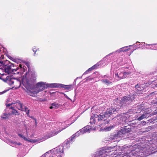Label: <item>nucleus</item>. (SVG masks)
Here are the masks:
<instances>
[{
    "label": "nucleus",
    "mask_w": 157,
    "mask_h": 157,
    "mask_svg": "<svg viewBox=\"0 0 157 157\" xmlns=\"http://www.w3.org/2000/svg\"><path fill=\"white\" fill-rule=\"evenodd\" d=\"M17 67L19 68V70H18V71H19V73H15V74L14 75H17V76H19L21 75V72H20V71L22 70V69H23V71H25V69L26 68V67L24 65L23 66L21 64H20L19 67Z\"/></svg>",
    "instance_id": "ddd939ff"
},
{
    "label": "nucleus",
    "mask_w": 157,
    "mask_h": 157,
    "mask_svg": "<svg viewBox=\"0 0 157 157\" xmlns=\"http://www.w3.org/2000/svg\"><path fill=\"white\" fill-rule=\"evenodd\" d=\"M33 52H34V56L35 55L36 53V52L37 51V50L36 49V48L35 47H33Z\"/></svg>",
    "instance_id": "7c9ffc66"
},
{
    "label": "nucleus",
    "mask_w": 157,
    "mask_h": 157,
    "mask_svg": "<svg viewBox=\"0 0 157 157\" xmlns=\"http://www.w3.org/2000/svg\"><path fill=\"white\" fill-rule=\"evenodd\" d=\"M57 150V148L56 149H53L51 151H49L46 153L43 154L42 156H41L40 157H49L50 156V155L48 154V153L51 152H53L55 151H56Z\"/></svg>",
    "instance_id": "f3484780"
},
{
    "label": "nucleus",
    "mask_w": 157,
    "mask_h": 157,
    "mask_svg": "<svg viewBox=\"0 0 157 157\" xmlns=\"http://www.w3.org/2000/svg\"><path fill=\"white\" fill-rule=\"evenodd\" d=\"M27 73L26 76V82L28 86H32L36 80V74L35 72H32L30 73ZM36 87L29 88L27 92L28 94L31 96H34L39 92L43 91L47 88V83L44 82H38L36 84Z\"/></svg>",
    "instance_id": "f257e3e1"
},
{
    "label": "nucleus",
    "mask_w": 157,
    "mask_h": 157,
    "mask_svg": "<svg viewBox=\"0 0 157 157\" xmlns=\"http://www.w3.org/2000/svg\"><path fill=\"white\" fill-rule=\"evenodd\" d=\"M98 66L99 65H98V64L94 65L91 67L89 68L85 72V73L83 74V75L87 74L89 71H90L93 70L95 68H97Z\"/></svg>",
    "instance_id": "dca6fc26"
},
{
    "label": "nucleus",
    "mask_w": 157,
    "mask_h": 157,
    "mask_svg": "<svg viewBox=\"0 0 157 157\" xmlns=\"http://www.w3.org/2000/svg\"><path fill=\"white\" fill-rule=\"evenodd\" d=\"M117 134V133L116 134H114L113 135L111 136V137H110L111 139L113 140H115L116 141H118L119 140L117 139H118L119 138H120L119 136H118Z\"/></svg>",
    "instance_id": "a211bd4d"
},
{
    "label": "nucleus",
    "mask_w": 157,
    "mask_h": 157,
    "mask_svg": "<svg viewBox=\"0 0 157 157\" xmlns=\"http://www.w3.org/2000/svg\"><path fill=\"white\" fill-rule=\"evenodd\" d=\"M27 66H28V67H29V66H28V64H27Z\"/></svg>",
    "instance_id": "c03bdc74"
},
{
    "label": "nucleus",
    "mask_w": 157,
    "mask_h": 157,
    "mask_svg": "<svg viewBox=\"0 0 157 157\" xmlns=\"http://www.w3.org/2000/svg\"><path fill=\"white\" fill-rule=\"evenodd\" d=\"M11 105L12 106L15 108H16L19 110L22 111H25L26 114L28 115L29 114V109L25 106H23L19 101H17L15 102H12L11 104H8L6 105L7 107H8Z\"/></svg>",
    "instance_id": "0eeeda50"
},
{
    "label": "nucleus",
    "mask_w": 157,
    "mask_h": 157,
    "mask_svg": "<svg viewBox=\"0 0 157 157\" xmlns=\"http://www.w3.org/2000/svg\"><path fill=\"white\" fill-rule=\"evenodd\" d=\"M115 147H108L107 150H101L99 151L96 152L94 154V157H109L107 156L110 155V153L111 151H114L113 149Z\"/></svg>",
    "instance_id": "423d86ee"
},
{
    "label": "nucleus",
    "mask_w": 157,
    "mask_h": 157,
    "mask_svg": "<svg viewBox=\"0 0 157 157\" xmlns=\"http://www.w3.org/2000/svg\"><path fill=\"white\" fill-rule=\"evenodd\" d=\"M0 66H2L4 68V70L6 73L8 74H10L15 75V73H19V67H16V68H13V64L10 63L8 60L0 61Z\"/></svg>",
    "instance_id": "f03ea898"
},
{
    "label": "nucleus",
    "mask_w": 157,
    "mask_h": 157,
    "mask_svg": "<svg viewBox=\"0 0 157 157\" xmlns=\"http://www.w3.org/2000/svg\"><path fill=\"white\" fill-rule=\"evenodd\" d=\"M71 87H72L71 86L65 85H63L62 84V85L61 86V87L64 88L65 89H66V90H71Z\"/></svg>",
    "instance_id": "5701e85b"
},
{
    "label": "nucleus",
    "mask_w": 157,
    "mask_h": 157,
    "mask_svg": "<svg viewBox=\"0 0 157 157\" xmlns=\"http://www.w3.org/2000/svg\"><path fill=\"white\" fill-rule=\"evenodd\" d=\"M128 74L129 73L128 72L120 71H118L117 72H115V77L118 78L117 79L118 80L125 78Z\"/></svg>",
    "instance_id": "1a4fd4ad"
},
{
    "label": "nucleus",
    "mask_w": 157,
    "mask_h": 157,
    "mask_svg": "<svg viewBox=\"0 0 157 157\" xmlns=\"http://www.w3.org/2000/svg\"><path fill=\"white\" fill-rule=\"evenodd\" d=\"M154 45H157V43L155 44H146V45L151 46V47L150 48H147V49H155V48L153 46Z\"/></svg>",
    "instance_id": "cd10ccee"
},
{
    "label": "nucleus",
    "mask_w": 157,
    "mask_h": 157,
    "mask_svg": "<svg viewBox=\"0 0 157 157\" xmlns=\"http://www.w3.org/2000/svg\"><path fill=\"white\" fill-rule=\"evenodd\" d=\"M7 91V90H4V91H3V92H0V94H3L6 93V92Z\"/></svg>",
    "instance_id": "f704fd0d"
},
{
    "label": "nucleus",
    "mask_w": 157,
    "mask_h": 157,
    "mask_svg": "<svg viewBox=\"0 0 157 157\" xmlns=\"http://www.w3.org/2000/svg\"><path fill=\"white\" fill-rule=\"evenodd\" d=\"M13 61L17 63H21L22 62V60L20 59H13Z\"/></svg>",
    "instance_id": "c85d7f7f"
},
{
    "label": "nucleus",
    "mask_w": 157,
    "mask_h": 157,
    "mask_svg": "<svg viewBox=\"0 0 157 157\" xmlns=\"http://www.w3.org/2000/svg\"><path fill=\"white\" fill-rule=\"evenodd\" d=\"M126 128L127 127H125V128H123L117 133L118 134L117 135L120 137H123L124 135L126 133L129 132L131 131V129L129 128Z\"/></svg>",
    "instance_id": "9b49d317"
},
{
    "label": "nucleus",
    "mask_w": 157,
    "mask_h": 157,
    "mask_svg": "<svg viewBox=\"0 0 157 157\" xmlns=\"http://www.w3.org/2000/svg\"><path fill=\"white\" fill-rule=\"evenodd\" d=\"M104 78H108V77H107V76H104Z\"/></svg>",
    "instance_id": "58836bf2"
},
{
    "label": "nucleus",
    "mask_w": 157,
    "mask_h": 157,
    "mask_svg": "<svg viewBox=\"0 0 157 157\" xmlns=\"http://www.w3.org/2000/svg\"><path fill=\"white\" fill-rule=\"evenodd\" d=\"M138 112L137 111H135L134 112L135 113H138Z\"/></svg>",
    "instance_id": "4c0bfd02"
},
{
    "label": "nucleus",
    "mask_w": 157,
    "mask_h": 157,
    "mask_svg": "<svg viewBox=\"0 0 157 157\" xmlns=\"http://www.w3.org/2000/svg\"><path fill=\"white\" fill-rule=\"evenodd\" d=\"M3 71V70L2 69L0 68V74H2L1 73V72L2 71Z\"/></svg>",
    "instance_id": "c9c22d12"
},
{
    "label": "nucleus",
    "mask_w": 157,
    "mask_h": 157,
    "mask_svg": "<svg viewBox=\"0 0 157 157\" xmlns=\"http://www.w3.org/2000/svg\"><path fill=\"white\" fill-rule=\"evenodd\" d=\"M97 119V118H96L94 117H94H93L91 116L90 118V123L92 124H94L95 121Z\"/></svg>",
    "instance_id": "393cba45"
},
{
    "label": "nucleus",
    "mask_w": 157,
    "mask_h": 157,
    "mask_svg": "<svg viewBox=\"0 0 157 157\" xmlns=\"http://www.w3.org/2000/svg\"><path fill=\"white\" fill-rule=\"evenodd\" d=\"M22 78L21 77L14 78L13 76H8L6 78V82L13 88L17 89L19 88L21 84Z\"/></svg>",
    "instance_id": "20e7f679"
},
{
    "label": "nucleus",
    "mask_w": 157,
    "mask_h": 157,
    "mask_svg": "<svg viewBox=\"0 0 157 157\" xmlns=\"http://www.w3.org/2000/svg\"><path fill=\"white\" fill-rule=\"evenodd\" d=\"M144 44H145V42H144Z\"/></svg>",
    "instance_id": "09e8293b"
},
{
    "label": "nucleus",
    "mask_w": 157,
    "mask_h": 157,
    "mask_svg": "<svg viewBox=\"0 0 157 157\" xmlns=\"http://www.w3.org/2000/svg\"><path fill=\"white\" fill-rule=\"evenodd\" d=\"M88 79V78H87L86 80H87V79Z\"/></svg>",
    "instance_id": "49530a36"
},
{
    "label": "nucleus",
    "mask_w": 157,
    "mask_h": 157,
    "mask_svg": "<svg viewBox=\"0 0 157 157\" xmlns=\"http://www.w3.org/2000/svg\"><path fill=\"white\" fill-rule=\"evenodd\" d=\"M52 106H50L49 108L51 109H52L53 108L56 109L57 108L59 107V105L57 103H54L52 104Z\"/></svg>",
    "instance_id": "412c9836"
},
{
    "label": "nucleus",
    "mask_w": 157,
    "mask_h": 157,
    "mask_svg": "<svg viewBox=\"0 0 157 157\" xmlns=\"http://www.w3.org/2000/svg\"><path fill=\"white\" fill-rule=\"evenodd\" d=\"M92 128L91 126L89 125L87 126L82 129H80L79 131H78L75 133V135L77 134L82 135L86 132L89 133L90 131L92 130Z\"/></svg>",
    "instance_id": "9d476101"
},
{
    "label": "nucleus",
    "mask_w": 157,
    "mask_h": 157,
    "mask_svg": "<svg viewBox=\"0 0 157 157\" xmlns=\"http://www.w3.org/2000/svg\"><path fill=\"white\" fill-rule=\"evenodd\" d=\"M10 116L9 114H7L6 113H4L1 116V117L3 119H8L9 116Z\"/></svg>",
    "instance_id": "a878e982"
},
{
    "label": "nucleus",
    "mask_w": 157,
    "mask_h": 157,
    "mask_svg": "<svg viewBox=\"0 0 157 157\" xmlns=\"http://www.w3.org/2000/svg\"><path fill=\"white\" fill-rule=\"evenodd\" d=\"M127 47H126L124 49H123V50L122 52H126L127 51H128L130 50V48H127V49H125Z\"/></svg>",
    "instance_id": "473e14b6"
},
{
    "label": "nucleus",
    "mask_w": 157,
    "mask_h": 157,
    "mask_svg": "<svg viewBox=\"0 0 157 157\" xmlns=\"http://www.w3.org/2000/svg\"><path fill=\"white\" fill-rule=\"evenodd\" d=\"M69 125V124H66V122L58 123L57 128L53 131H51L48 132L46 135V139L50 138L56 135L63 130L68 127Z\"/></svg>",
    "instance_id": "39448f33"
},
{
    "label": "nucleus",
    "mask_w": 157,
    "mask_h": 157,
    "mask_svg": "<svg viewBox=\"0 0 157 157\" xmlns=\"http://www.w3.org/2000/svg\"><path fill=\"white\" fill-rule=\"evenodd\" d=\"M64 96L66 98H67V99H69V100H71V99H70V98H68V96L65 94L63 93Z\"/></svg>",
    "instance_id": "72a5a7b5"
},
{
    "label": "nucleus",
    "mask_w": 157,
    "mask_h": 157,
    "mask_svg": "<svg viewBox=\"0 0 157 157\" xmlns=\"http://www.w3.org/2000/svg\"><path fill=\"white\" fill-rule=\"evenodd\" d=\"M128 47V46H126V47H123L121 48H120V49L117 50L114 52L116 53H120L121 52H122L123 51V49H124L126 47Z\"/></svg>",
    "instance_id": "bb28decb"
},
{
    "label": "nucleus",
    "mask_w": 157,
    "mask_h": 157,
    "mask_svg": "<svg viewBox=\"0 0 157 157\" xmlns=\"http://www.w3.org/2000/svg\"><path fill=\"white\" fill-rule=\"evenodd\" d=\"M80 133L78 134H77V135H75V133L70 138L69 140H68L69 141H70V142H71L72 141H73L74 139V138L75 136H78L79 135H80V134H79Z\"/></svg>",
    "instance_id": "b1692460"
},
{
    "label": "nucleus",
    "mask_w": 157,
    "mask_h": 157,
    "mask_svg": "<svg viewBox=\"0 0 157 157\" xmlns=\"http://www.w3.org/2000/svg\"><path fill=\"white\" fill-rule=\"evenodd\" d=\"M135 94H134L132 96L128 95V96L124 97L121 99V103L122 105H124L125 106L127 105L135 98Z\"/></svg>",
    "instance_id": "6e6552de"
},
{
    "label": "nucleus",
    "mask_w": 157,
    "mask_h": 157,
    "mask_svg": "<svg viewBox=\"0 0 157 157\" xmlns=\"http://www.w3.org/2000/svg\"><path fill=\"white\" fill-rule=\"evenodd\" d=\"M150 113H147L145 112L144 113L141 115L140 117H139L137 119V120L138 121H140L144 118H146L149 117V114Z\"/></svg>",
    "instance_id": "2eb2a0df"
},
{
    "label": "nucleus",
    "mask_w": 157,
    "mask_h": 157,
    "mask_svg": "<svg viewBox=\"0 0 157 157\" xmlns=\"http://www.w3.org/2000/svg\"><path fill=\"white\" fill-rule=\"evenodd\" d=\"M109 79L110 80H112V79L111 78H109Z\"/></svg>",
    "instance_id": "a19ab883"
},
{
    "label": "nucleus",
    "mask_w": 157,
    "mask_h": 157,
    "mask_svg": "<svg viewBox=\"0 0 157 157\" xmlns=\"http://www.w3.org/2000/svg\"><path fill=\"white\" fill-rule=\"evenodd\" d=\"M140 43V42H138V41H137V42H136V43Z\"/></svg>",
    "instance_id": "a18cd8bd"
},
{
    "label": "nucleus",
    "mask_w": 157,
    "mask_h": 157,
    "mask_svg": "<svg viewBox=\"0 0 157 157\" xmlns=\"http://www.w3.org/2000/svg\"><path fill=\"white\" fill-rule=\"evenodd\" d=\"M18 135L19 136L21 137L22 138H23L25 140H27V139L24 136H23L21 134H19Z\"/></svg>",
    "instance_id": "c756f323"
},
{
    "label": "nucleus",
    "mask_w": 157,
    "mask_h": 157,
    "mask_svg": "<svg viewBox=\"0 0 157 157\" xmlns=\"http://www.w3.org/2000/svg\"><path fill=\"white\" fill-rule=\"evenodd\" d=\"M105 58L106 57H105L103 59L105 60Z\"/></svg>",
    "instance_id": "79ce46f5"
},
{
    "label": "nucleus",
    "mask_w": 157,
    "mask_h": 157,
    "mask_svg": "<svg viewBox=\"0 0 157 157\" xmlns=\"http://www.w3.org/2000/svg\"><path fill=\"white\" fill-rule=\"evenodd\" d=\"M135 88L137 89V91L136 93L137 94H141L142 93V91L143 90V87L141 86H140L139 85L137 84L135 86Z\"/></svg>",
    "instance_id": "4468645a"
},
{
    "label": "nucleus",
    "mask_w": 157,
    "mask_h": 157,
    "mask_svg": "<svg viewBox=\"0 0 157 157\" xmlns=\"http://www.w3.org/2000/svg\"><path fill=\"white\" fill-rule=\"evenodd\" d=\"M11 109L13 110L12 111V113L13 114H14L15 115H18V113L17 111V110L14 109V107L13 106H11V107L10 108Z\"/></svg>",
    "instance_id": "4be33fe9"
},
{
    "label": "nucleus",
    "mask_w": 157,
    "mask_h": 157,
    "mask_svg": "<svg viewBox=\"0 0 157 157\" xmlns=\"http://www.w3.org/2000/svg\"><path fill=\"white\" fill-rule=\"evenodd\" d=\"M62 85V84H61L56 83L48 84L47 83V88L59 87H61Z\"/></svg>",
    "instance_id": "f8f14e48"
},
{
    "label": "nucleus",
    "mask_w": 157,
    "mask_h": 157,
    "mask_svg": "<svg viewBox=\"0 0 157 157\" xmlns=\"http://www.w3.org/2000/svg\"><path fill=\"white\" fill-rule=\"evenodd\" d=\"M90 79H92V78H90Z\"/></svg>",
    "instance_id": "de8ad7c7"
},
{
    "label": "nucleus",
    "mask_w": 157,
    "mask_h": 157,
    "mask_svg": "<svg viewBox=\"0 0 157 157\" xmlns=\"http://www.w3.org/2000/svg\"><path fill=\"white\" fill-rule=\"evenodd\" d=\"M111 129V128L110 127H108L105 128V129L106 131H109Z\"/></svg>",
    "instance_id": "2f4dec72"
},
{
    "label": "nucleus",
    "mask_w": 157,
    "mask_h": 157,
    "mask_svg": "<svg viewBox=\"0 0 157 157\" xmlns=\"http://www.w3.org/2000/svg\"><path fill=\"white\" fill-rule=\"evenodd\" d=\"M118 110L117 109H114L112 107L108 109L106 112L103 113L99 115H95L94 117L97 118L98 121H103L106 120L107 118H108L112 114H115L117 112Z\"/></svg>",
    "instance_id": "7ed1b4c3"
},
{
    "label": "nucleus",
    "mask_w": 157,
    "mask_h": 157,
    "mask_svg": "<svg viewBox=\"0 0 157 157\" xmlns=\"http://www.w3.org/2000/svg\"><path fill=\"white\" fill-rule=\"evenodd\" d=\"M101 81L104 84L106 85H109L111 84L112 83V82L106 79H102L101 80Z\"/></svg>",
    "instance_id": "6ab92c4d"
},
{
    "label": "nucleus",
    "mask_w": 157,
    "mask_h": 157,
    "mask_svg": "<svg viewBox=\"0 0 157 157\" xmlns=\"http://www.w3.org/2000/svg\"><path fill=\"white\" fill-rule=\"evenodd\" d=\"M27 66H28V67H29V66H28V64H27Z\"/></svg>",
    "instance_id": "37998d69"
},
{
    "label": "nucleus",
    "mask_w": 157,
    "mask_h": 157,
    "mask_svg": "<svg viewBox=\"0 0 157 157\" xmlns=\"http://www.w3.org/2000/svg\"><path fill=\"white\" fill-rule=\"evenodd\" d=\"M155 144H156V146H157V140Z\"/></svg>",
    "instance_id": "ea45409f"
},
{
    "label": "nucleus",
    "mask_w": 157,
    "mask_h": 157,
    "mask_svg": "<svg viewBox=\"0 0 157 157\" xmlns=\"http://www.w3.org/2000/svg\"><path fill=\"white\" fill-rule=\"evenodd\" d=\"M113 53V52L112 53H110V54H109V55H108L106 56V57H107V56H109V55H110L112 54Z\"/></svg>",
    "instance_id": "e433bc0d"
},
{
    "label": "nucleus",
    "mask_w": 157,
    "mask_h": 157,
    "mask_svg": "<svg viewBox=\"0 0 157 157\" xmlns=\"http://www.w3.org/2000/svg\"><path fill=\"white\" fill-rule=\"evenodd\" d=\"M9 144H10V145H12L13 146H16L17 145H20L21 144V143H17L15 142H13L12 141H10Z\"/></svg>",
    "instance_id": "aec40b11"
}]
</instances>
